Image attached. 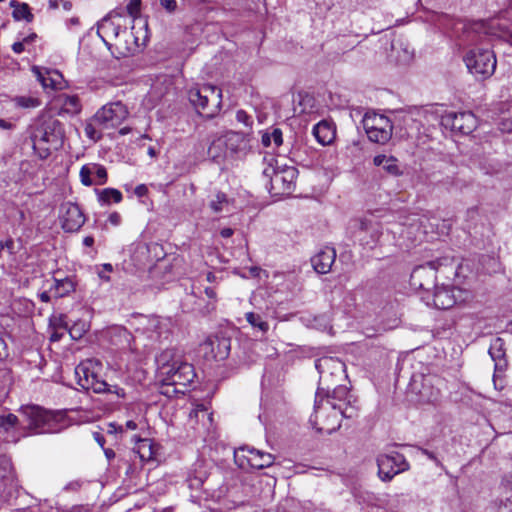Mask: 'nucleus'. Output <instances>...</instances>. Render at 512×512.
<instances>
[{"instance_id":"1","label":"nucleus","mask_w":512,"mask_h":512,"mask_svg":"<svg viewBox=\"0 0 512 512\" xmlns=\"http://www.w3.org/2000/svg\"><path fill=\"white\" fill-rule=\"evenodd\" d=\"M315 368L319 373V383L315 394V420L317 423L318 414L322 408V403L330 404V392L332 387L346 378V366L339 358L322 357L315 361Z\"/></svg>"},{"instance_id":"2","label":"nucleus","mask_w":512,"mask_h":512,"mask_svg":"<svg viewBox=\"0 0 512 512\" xmlns=\"http://www.w3.org/2000/svg\"><path fill=\"white\" fill-rule=\"evenodd\" d=\"M30 139L38 157L42 160L47 159L51 155V150H59L63 147L64 124L56 118L49 117L33 127Z\"/></svg>"},{"instance_id":"3","label":"nucleus","mask_w":512,"mask_h":512,"mask_svg":"<svg viewBox=\"0 0 512 512\" xmlns=\"http://www.w3.org/2000/svg\"><path fill=\"white\" fill-rule=\"evenodd\" d=\"M27 421V429L34 434L59 433L70 426L66 412L63 410L51 411L37 405H28L21 408Z\"/></svg>"},{"instance_id":"4","label":"nucleus","mask_w":512,"mask_h":512,"mask_svg":"<svg viewBox=\"0 0 512 512\" xmlns=\"http://www.w3.org/2000/svg\"><path fill=\"white\" fill-rule=\"evenodd\" d=\"M298 169L294 166L269 164L262 172L264 185L271 196H291L296 188Z\"/></svg>"},{"instance_id":"5","label":"nucleus","mask_w":512,"mask_h":512,"mask_svg":"<svg viewBox=\"0 0 512 512\" xmlns=\"http://www.w3.org/2000/svg\"><path fill=\"white\" fill-rule=\"evenodd\" d=\"M100 364L98 361L88 359L75 367V377L77 384L84 390H92L97 394H107L111 400L125 398L126 394L123 388L118 385H112L102 380L92 370L93 364Z\"/></svg>"},{"instance_id":"6","label":"nucleus","mask_w":512,"mask_h":512,"mask_svg":"<svg viewBox=\"0 0 512 512\" xmlns=\"http://www.w3.org/2000/svg\"><path fill=\"white\" fill-rule=\"evenodd\" d=\"M222 91L216 86L205 84L189 91V101L199 113L213 118L220 109Z\"/></svg>"},{"instance_id":"7","label":"nucleus","mask_w":512,"mask_h":512,"mask_svg":"<svg viewBox=\"0 0 512 512\" xmlns=\"http://www.w3.org/2000/svg\"><path fill=\"white\" fill-rule=\"evenodd\" d=\"M468 71L482 79L491 77L496 69V57L493 51L484 48L469 49L462 57Z\"/></svg>"},{"instance_id":"8","label":"nucleus","mask_w":512,"mask_h":512,"mask_svg":"<svg viewBox=\"0 0 512 512\" xmlns=\"http://www.w3.org/2000/svg\"><path fill=\"white\" fill-rule=\"evenodd\" d=\"M376 462L378 476L385 482L391 481L394 476L407 471L410 467L404 455L396 451L378 455Z\"/></svg>"},{"instance_id":"9","label":"nucleus","mask_w":512,"mask_h":512,"mask_svg":"<svg viewBox=\"0 0 512 512\" xmlns=\"http://www.w3.org/2000/svg\"><path fill=\"white\" fill-rule=\"evenodd\" d=\"M161 375L163 384L165 385H180L186 387L191 384L196 377V373L192 364L187 362H173L161 367Z\"/></svg>"},{"instance_id":"10","label":"nucleus","mask_w":512,"mask_h":512,"mask_svg":"<svg viewBox=\"0 0 512 512\" xmlns=\"http://www.w3.org/2000/svg\"><path fill=\"white\" fill-rule=\"evenodd\" d=\"M19 487L11 459L6 455H0V493L2 497L6 501L16 498Z\"/></svg>"},{"instance_id":"11","label":"nucleus","mask_w":512,"mask_h":512,"mask_svg":"<svg viewBox=\"0 0 512 512\" xmlns=\"http://www.w3.org/2000/svg\"><path fill=\"white\" fill-rule=\"evenodd\" d=\"M60 222L62 229L67 233H74L84 225L86 218L78 204L65 202L60 207Z\"/></svg>"},{"instance_id":"12","label":"nucleus","mask_w":512,"mask_h":512,"mask_svg":"<svg viewBox=\"0 0 512 512\" xmlns=\"http://www.w3.org/2000/svg\"><path fill=\"white\" fill-rule=\"evenodd\" d=\"M128 115L126 107L121 102H114L103 106L96 112L93 120L99 124L115 126L121 123Z\"/></svg>"},{"instance_id":"13","label":"nucleus","mask_w":512,"mask_h":512,"mask_svg":"<svg viewBox=\"0 0 512 512\" xmlns=\"http://www.w3.org/2000/svg\"><path fill=\"white\" fill-rule=\"evenodd\" d=\"M206 351H210L215 360H225L231 350V338L224 332L209 336L203 344Z\"/></svg>"},{"instance_id":"14","label":"nucleus","mask_w":512,"mask_h":512,"mask_svg":"<svg viewBox=\"0 0 512 512\" xmlns=\"http://www.w3.org/2000/svg\"><path fill=\"white\" fill-rule=\"evenodd\" d=\"M432 378L422 373L413 374L409 382V389L412 393L419 396L422 401H433L437 398L438 393H434L431 389Z\"/></svg>"},{"instance_id":"15","label":"nucleus","mask_w":512,"mask_h":512,"mask_svg":"<svg viewBox=\"0 0 512 512\" xmlns=\"http://www.w3.org/2000/svg\"><path fill=\"white\" fill-rule=\"evenodd\" d=\"M408 120L413 121V119L411 117H409L407 115H403L401 112L395 115L394 120H391L382 114H377L375 112H373V113L367 112V113H365V115L363 117L362 124H363L364 130H368V129H377V128H381V127H394V125L397 122L402 121L404 124H406V122Z\"/></svg>"},{"instance_id":"16","label":"nucleus","mask_w":512,"mask_h":512,"mask_svg":"<svg viewBox=\"0 0 512 512\" xmlns=\"http://www.w3.org/2000/svg\"><path fill=\"white\" fill-rule=\"evenodd\" d=\"M414 58V50L410 48L409 43L401 38L393 39L391 49L388 54L390 62L396 65H408Z\"/></svg>"},{"instance_id":"17","label":"nucleus","mask_w":512,"mask_h":512,"mask_svg":"<svg viewBox=\"0 0 512 512\" xmlns=\"http://www.w3.org/2000/svg\"><path fill=\"white\" fill-rule=\"evenodd\" d=\"M435 270H437L435 262H428L426 265L415 267L410 275L411 286L417 289L429 290L433 283L432 281H423V278L426 276L433 278Z\"/></svg>"},{"instance_id":"18","label":"nucleus","mask_w":512,"mask_h":512,"mask_svg":"<svg viewBox=\"0 0 512 512\" xmlns=\"http://www.w3.org/2000/svg\"><path fill=\"white\" fill-rule=\"evenodd\" d=\"M505 342L502 338L497 337L495 338L489 347V354L493 361L495 362V374H494V384H496V378L497 374L504 372L508 366V362L505 358V348H504Z\"/></svg>"},{"instance_id":"19","label":"nucleus","mask_w":512,"mask_h":512,"mask_svg":"<svg viewBox=\"0 0 512 512\" xmlns=\"http://www.w3.org/2000/svg\"><path fill=\"white\" fill-rule=\"evenodd\" d=\"M336 259V251L332 247H325L311 258V264L314 270L319 274H326Z\"/></svg>"},{"instance_id":"20","label":"nucleus","mask_w":512,"mask_h":512,"mask_svg":"<svg viewBox=\"0 0 512 512\" xmlns=\"http://www.w3.org/2000/svg\"><path fill=\"white\" fill-rule=\"evenodd\" d=\"M451 130H457L462 134H469L476 126V119L472 112H450Z\"/></svg>"},{"instance_id":"21","label":"nucleus","mask_w":512,"mask_h":512,"mask_svg":"<svg viewBox=\"0 0 512 512\" xmlns=\"http://www.w3.org/2000/svg\"><path fill=\"white\" fill-rule=\"evenodd\" d=\"M313 420H315V411L310 417V423L318 430V431H325L329 434L336 431L340 428V422L339 419L336 421L333 417V410H325L324 408H321L317 423H314Z\"/></svg>"},{"instance_id":"22","label":"nucleus","mask_w":512,"mask_h":512,"mask_svg":"<svg viewBox=\"0 0 512 512\" xmlns=\"http://www.w3.org/2000/svg\"><path fill=\"white\" fill-rule=\"evenodd\" d=\"M245 450V447H240L235 453ZM247 452L248 456L246 458L248 463L250 464L251 467L256 469L270 467L275 461V457L272 454L260 451L253 447L247 448Z\"/></svg>"},{"instance_id":"23","label":"nucleus","mask_w":512,"mask_h":512,"mask_svg":"<svg viewBox=\"0 0 512 512\" xmlns=\"http://www.w3.org/2000/svg\"><path fill=\"white\" fill-rule=\"evenodd\" d=\"M110 17L111 14L106 15L97 24V34L109 49L111 44L108 42V39L118 37L122 30L121 26L112 22Z\"/></svg>"},{"instance_id":"24","label":"nucleus","mask_w":512,"mask_h":512,"mask_svg":"<svg viewBox=\"0 0 512 512\" xmlns=\"http://www.w3.org/2000/svg\"><path fill=\"white\" fill-rule=\"evenodd\" d=\"M313 135L321 145H330L336 137V129L332 123L322 120L313 127Z\"/></svg>"},{"instance_id":"25","label":"nucleus","mask_w":512,"mask_h":512,"mask_svg":"<svg viewBox=\"0 0 512 512\" xmlns=\"http://www.w3.org/2000/svg\"><path fill=\"white\" fill-rule=\"evenodd\" d=\"M222 138L225 142L228 153H230L232 156L244 152L247 148V142L243 133L230 131L226 133Z\"/></svg>"},{"instance_id":"26","label":"nucleus","mask_w":512,"mask_h":512,"mask_svg":"<svg viewBox=\"0 0 512 512\" xmlns=\"http://www.w3.org/2000/svg\"><path fill=\"white\" fill-rule=\"evenodd\" d=\"M375 166H382V168L392 176L402 175V170L398 165V160L393 156L376 155L373 159Z\"/></svg>"},{"instance_id":"27","label":"nucleus","mask_w":512,"mask_h":512,"mask_svg":"<svg viewBox=\"0 0 512 512\" xmlns=\"http://www.w3.org/2000/svg\"><path fill=\"white\" fill-rule=\"evenodd\" d=\"M202 301L203 299L197 297L195 294H189L182 301V308L184 311H196L200 314L206 315L214 309V305L207 303L205 307H202Z\"/></svg>"},{"instance_id":"28","label":"nucleus","mask_w":512,"mask_h":512,"mask_svg":"<svg viewBox=\"0 0 512 512\" xmlns=\"http://www.w3.org/2000/svg\"><path fill=\"white\" fill-rule=\"evenodd\" d=\"M228 151L222 137L213 140L208 147L207 155L215 163H221L227 156Z\"/></svg>"},{"instance_id":"29","label":"nucleus","mask_w":512,"mask_h":512,"mask_svg":"<svg viewBox=\"0 0 512 512\" xmlns=\"http://www.w3.org/2000/svg\"><path fill=\"white\" fill-rule=\"evenodd\" d=\"M322 408L325 410H333V417L337 421L340 416L345 418H352L356 415V409L351 406L350 400L345 403V407L343 404L331 403L326 404V402L322 403Z\"/></svg>"},{"instance_id":"30","label":"nucleus","mask_w":512,"mask_h":512,"mask_svg":"<svg viewBox=\"0 0 512 512\" xmlns=\"http://www.w3.org/2000/svg\"><path fill=\"white\" fill-rule=\"evenodd\" d=\"M394 127H381L365 130L368 139L377 144H386L392 137Z\"/></svg>"},{"instance_id":"31","label":"nucleus","mask_w":512,"mask_h":512,"mask_svg":"<svg viewBox=\"0 0 512 512\" xmlns=\"http://www.w3.org/2000/svg\"><path fill=\"white\" fill-rule=\"evenodd\" d=\"M75 290V283L71 278L54 279V285L50 288V291L55 292L56 298H62L69 295Z\"/></svg>"},{"instance_id":"32","label":"nucleus","mask_w":512,"mask_h":512,"mask_svg":"<svg viewBox=\"0 0 512 512\" xmlns=\"http://www.w3.org/2000/svg\"><path fill=\"white\" fill-rule=\"evenodd\" d=\"M98 201L104 205H110L112 202L119 203L122 201V193L115 188L95 189Z\"/></svg>"},{"instance_id":"33","label":"nucleus","mask_w":512,"mask_h":512,"mask_svg":"<svg viewBox=\"0 0 512 512\" xmlns=\"http://www.w3.org/2000/svg\"><path fill=\"white\" fill-rule=\"evenodd\" d=\"M464 284L453 283L450 286L451 297L453 298L454 304H463L472 298V292L469 288L463 286Z\"/></svg>"},{"instance_id":"34","label":"nucleus","mask_w":512,"mask_h":512,"mask_svg":"<svg viewBox=\"0 0 512 512\" xmlns=\"http://www.w3.org/2000/svg\"><path fill=\"white\" fill-rule=\"evenodd\" d=\"M473 268L469 260H462L456 266L453 283L465 284L472 275Z\"/></svg>"},{"instance_id":"35","label":"nucleus","mask_w":512,"mask_h":512,"mask_svg":"<svg viewBox=\"0 0 512 512\" xmlns=\"http://www.w3.org/2000/svg\"><path fill=\"white\" fill-rule=\"evenodd\" d=\"M147 322L148 324L144 329L148 333V338L153 342H161L162 326L159 318L151 317L147 319Z\"/></svg>"},{"instance_id":"36","label":"nucleus","mask_w":512,"mask_h":512,"mask_svg":"<svg viewBox=\"0 0 512 512\" xmlns=\"http://www.w3.org/2000/svg\"><path fill=\"white\" fill-rule=\"evenodd\" d=\"M448 292L444 284L441 286L435 285V291L433 294V305L437 309H447Z\"/></svg>"},{"instance_id":"37","label":"nucleus","mask_w":512,"mask_h":512,"mask_svg":"<svg viewBox=\"0 0 512 512\" xmlns=\"http://www.w3.org/2000/svg\"><path fill=\"white\" fill-rule=\"evenodd\" d=\"M349 397V388L346 385H342L336 383L330 392V402L335 403L334 400H337L339 402H343L344 404L347 403Z\"/></svg>"},{"instance_id":"38","label":"nucleus","mask_w":512,"mask_h":512,"mask_svg":"<svg viewBox=\"0 0 512 512\" xmlns=\"http://www.w3.org/2000/svg\"><path fill=\"white\" fill-rule=\"evenodd\" d=\"M12 16L16 21L26 20L27 22H32L34 18L29 5L26 3L17 4L12 12Z\"/></svg>"},{"instance_id":"39","label":"nucleus","mask_w":512,"mask_h":512,"mask_svg":"<svg viewBox=\"0 0 512 512\" xmlns=\"http://www.w3.org/2000/svg\"><path fill=\"white\" fill-rule=\"evenodd\" d=\"M245 318L252 327L258 328L263 334L268 331L269 325L260 314L248 312L245 314Z\"/></svg>"},{"instance_id":"40","label":"nucleus","mask_w":512,"mask_h":512,"mask_svg":"<svg viewBox=\"0 0 512 512\" xmlns=\"http://www.w3.org/2000/svg\"><path fill=\"white\" fill-rule=\"evenodd\" d=\"M91 169H92L93 175H95V177L97 178V180L95 181V184L103 185L107 182V179H108L107 170L103 165H100L97 163H92Z\"/></svg>"},{"instance_id":"41","label":"nucleus","mask_w":512,"mask_h":512,"mask_svg":"<svg viewBox=\"0 0 512 512\" xmlns=\"http://www.w3.org/2000/svg\"><path fill=\"white\" fill-rule=\"evenodd\" d=\"M18 423V417L12 413L0 415V428L8 432Z\"/></svg>"},{"instance_id":"42","label":"nucleus","mask_w":512,"mask_h":512,"mask_svg":"<svg viewBox=\"0 0 512 512\" xmlns=\"http://www.w3.org/2000/svg\"><path fill=\"white\" fill-rule=\"evenodd\" d=\"M16 105L22 108H35L40 105V100L34 97L21 96L15 99Z\"/></svg>"},{"instance_id":"43","label":"nucleus","mask_w":512,"mask_h":512,"mask_svg":"<svg viewBox=\"0 0 512 512\" xmlns=\"http://www.w3.org/2000/svg\"><path fill=\"white\" fill-rule=\"evenodd\" d=\"M38 80L41 82L44 88L57 89L58 84L57 81L50 76V72H46L45 74L41 73L37 70Z\"/></svg>"},{"instance_id":"44","label":"nucleus","mask_w":512,"mask_h":512,"mask_svg":"<svg viewBox=\"0 0 512 512\" xmlns=\"http://www.w3.org/2000/svg\"><path fill=\"white\" fill-rule=\"evenodd\" d=\"M93 175L91 164L83 165L80 170V179L83 185L91 186L95 183L91 176Z\"/></svg>"},{"instance_id":"45","label":"nucleus","mask_w":512,"mask_h":512,"mask_svg":"<svg viewBox=\"0 0 512 512\" xmlns=\"http://www.w3.org/2000/svg\"><path fill=\"white\" fill-rule=\"evenodd\" d=\"M227 201L228 200L226 194L218 192L215 196V199L210 202V207L214 212L218 213L222 211V205L227 203Z\"/></svg>"},{"instance_id":"46","label":"nucleus","mask_w":512,"mask_h":512,"mask_svg":"<svg viewBox=\"0 0 512 512\" xmlns=\"http://www.w3.org/2000/svg\"><path fill=\"white\" fill-rule=\"evenodd\" d=\"M68 331H69L70 336L73 339H80L83 336V334L86 332L85 323H83V322H79V323L74 322L73 325L70 326Z\"/></svg>"},{"instance_id":"47","label":"nucleus","mask_w":512,"mask_h":512,"mask_svg":"<svg viewBox=\"0 0 512 512\" xmlns=\"http://www.w3.org/2000/svg\"><path fill=\"white\" fill-rule=\"evenodd\" d=\"M64 107L67 111L77 113L80 111V101L77 96H68L65 99Z\"/></svg>"},{"instance_id":"48","label":"nucleus","mask_w":512,"mask_h":512,"mask_svg":"<svg viewBox=\"0 0 512 512\" xmlns=\"http://www.w3.org/2000/svg\"><path fill=\"white\" fill-rule=\"evenodd\" d=\"M315 327L320 330H326L327 328L331 327V319L330 316L327 314H321L314 318Z\"/></svg>"},{"instance_id":"49","label":"nucleus","mask_w":512,"mask_h":512,"mask_svg":"<svg viewBox=\"0 0 512 512\" xmlns=\"http://www.w3.org/2000/svg\"><path fill=\"white\" fill-rule=\"evenodd\" d=\"M141 0H129L126 10L132 17H136L140 12Z\"/></svg>"},{"instance_id":"50","label":"nucleus","mask_w":512,"mask_h":512,"mask_svg":"<svg viewBox=\"0 0 512 512\" xmlns=\"http://www.w3.org/2000/svg\"><path fill=\"white\" fill-rule=\"evenodd\" d=\"M54 326L57 328H63L66 330H69L70 328V320L68 319V316L65 314H60L58 317H54Z\"/></svg>"},{"instance_id":"51","label":"nucleus","mask_w":512,"mask_h":512,"mask_svg":"<svg viewBox=\"0 0 512 512\" xmlns=\"http://www.w3.org/2000/svg\"><path fill=\"white\" fill-rule=\"evenodd\" d=\"M85 134L86 136L93 140V141H98L100 138H101V133H99L96 128L94 127V125L92 123H87L86 126H85Z\"/></svg>"},{"instance_id":"52","label":"nucleus","mask_w":512,"mask_h":512,"mask_svg":"<svg viewBox=\"0 0 512 512\" xmlns=\"http://www.w3.org/2000/svg\"><path fill=\"white\" fill-rule=\"evenodd\" d=\"M236 119L238 122L243 123L247 127H251L253 124L252 117L248 115L244 110L237 111Z\"/></svg>"},{"instance_id":"53","label":"nucleus","mask_w":512,"mask_h":512,"mask_svg":"<svg viewBox=\"0 0 512 512\" xmlns=\"http://www.w3.org/2000/svg\"><path fill=\"white\" fill-rule=\"evenodd\" d=\"M271 136V140L274 142L276 147H279L283 143V134L280 128H272V131L269 132Z\"/></svg>"},{"instance_id":"54","label":"nucleus","mask_w":512,"mask_h":512,"mask_svg":"<svg viewBox=\"0 0 512 512\" xmlns=\"http://www.w3.org/2000/svg\"><path fill=\"white\" fill-rule=\"evenodd\" d=\"M160 5L168 13H174L178 7L176 0H160Z\"/></svg>"},{"instance_id":"55","label":"nucleus","mask_w":512,"mask_h":512,"mask_svg":"<svg viewBox=\"0 0 512 512\" xmlns=\"http://www.w3.org/2000/svg\"><path fill=\"white\" fill-rule=\"evenodd\" d=\"M103 270L98 272V276L105 281H109V276H107L105 273L111 272L113 270V267L111 264L106 263L102 265Z\"/></svg>"},{"instance_id":"56","label":"nucleus","mask_w":512,"mask_h":512,"mask_svg":"<svg viewBox=\"0 0 512 512\" xmlns=\"http://www.w3.org/2000/svg\"><path fill=\"white\" fill-rule=\"evenodd\" d=\"M124 427L121 425H117L115 423H109L107 433L108 434H117V433H123Z\"/></svg>"},{"instance_id":"57","label":"nucleus","mask_w":512,"mask_h":512,"mask_svg":"<svg viewBox=\"0 0 512 512\" xmlns=\"http://www.w3.org/2000/svg\"><path fill=\"white\" fill-rule=\"evenodd\" d=\"M139 453H141V450L145 449V448H148L149 450V455H148V458H151L152 457V451H151V442L150 440L148 439H139Z\"/></svg>"},{"instance_id":"58","label":"nucleus","mask_w":512,"mask_h":512,"mask_svg":"<svg viewBox=\"0 0 512 512\" xmlns=\"http://www.w3.org/2000/svg\"><path fill=\"white\" fill-rule=\"evenodd\" d=\"M93 438L100 445V447H102L103 449L105 448L104 445L106 443V440H105V437H104V435L102 433L94 432L93 433Z\"/></svg>"},{"instance_id":"59","label":"nucleus","mask_w":512,"mask_h":512,"mask_svg":"<svg viewBox=\"0 0 512 512\" xmlns=\"http://www.w3.org/2000/svg\"><path fill=\"white\" fill-rule=\"evenodd\" d=\"M109 222L115 226L119 225L120 222H121V216L119 213L117 212H113L109 215V218H108Z\"/></svg>"},{"instance_id":"60","label":"nucleus","mask_w":512,"mask_h":512,"mask_svg":"<svg viewBox=\"0 0 512 512\" xmlns=\"http://www.w3.org/2000/svg\"><path fill=\"white\" fill-rule=\"evenodd\" d=\"M134 192L138 197H143L148 193V188L146 187V185L140 184L135 188Z\"/></svg>"},{"instance_id":"61","label":"nucleus","mask_w":512,"mask_h":512,"mask_svg":"<svg viewBox=\"0 0 512 512\" xmlns=\"http://www.w3.org/2000/svg\"><path fill=\"white\" fill-rule=\"evenodd\" d=\"M7 248L8 250L12 251L14 248V241L13 239L9 238L6 241H0V249Z\"/></svg>"},{"instance_id":"62","label":"nucleus","mask_w":512,"mask_h":512,"mask_svg":"<svg viewBox=\"0 0 512 512\" xmlns=\"http://www.w3.org/2000/svg\"><path fill=\"white\" fill-rule=\"evenodd\" d=\"M261 142L262 144L265 146V147H268L271 145V136L269 135V131H265L263 134H262V139H261Z\"/></svg>"},{"instance_id":"63","label":"nucleus","mask_w":512,"mask_h":512,"mask_svg":"<svg viewBox=\"0 0 512 512\" xmlns=\"http://www.w3.org/2000/svg\"><path fill=\"white\" fill-rule=\"evenodd\" d=\"M24 43L25 42H15L13 45H12V50L17 53V54H20L24 51Z\"/></svg>"},{"instance_id":"64","label":"nucleus","mask_w":512,"mask_h":512,"mask_svg":"<svg viewBox=\"0 0 512 512\" xmlns=\"http://www.w3.org/2000/svg\"><path fill=\"white\" fill-rule=\"evenodd\" d=\"M233 234H234V230H233V229H231V228H223V229L220 231V235H221L223 238H229V237H231Z\"/></svg>"}]
</instances>
